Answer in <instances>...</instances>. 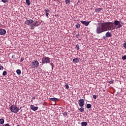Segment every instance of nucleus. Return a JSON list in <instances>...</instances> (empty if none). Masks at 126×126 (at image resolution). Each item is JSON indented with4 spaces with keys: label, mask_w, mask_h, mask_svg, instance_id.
Wrapping results in <instances>:
<instances>
[{
    "label": "nucleus",
    "mask_w": 126,
    "mask_h": 126,
    "mask_svg": "<svg viewBox=\"0 0 126 126\" xmlns=\"http://www.w3.org/2000/svg\"><path fill=\"white\" fill-rule=\"evenodd\" d=\"M105 30L106 31H113L115 29L121 28L123 25L121 24V21L115 20L113 22H104Z\"/></svg>",
    "instance_id": "1"
},
{
    "label": "nucleus",
    "mask_w": 126,
    "mask_h": 126,
    "mask_svg": "<svg viewBox=\"0 0 126 126\" xmlns=\"http://www.w3.org/2000/svg\"><path fill=\"white\" fill-rule=\"evenodd\" d=\"M105 31H106L104 23H99V25L96 27V33L97 34H101V33H103V32H105Z\"/></svg>",
    "instance_id": "2"
},
{
    "label": "nucleus",
    "mask_w": 126,
    "mask_h": 126,
    "mask_svg": "<svg viewBox=\"0 0 126 126\" xmlns=\"http://www.w3.org/2000/svg\"><path fill=\"white\" fill-rule=\"evenodd\" d=\"M9 109L12 113H15V114H17L19 111V108L16 105H14L11 106Z\"/></svg>",
    "instance_id": "3"
},
{
    "label": "nucleus",
    "mask_w": 126,
    "mask_h": 126,
    "mask_svg": "<svg viewBox=\"0 0 126 126\" xmlns=\"http://www.w3.org/2000/svg\"><path fill=\"white\" fill-rule=\"evenodd\" d=\"M30 65L32 68L36 69L39 66V62L37 60H33L30 64Z\"/></svg>",
    "instance_id": "4"
},
{
    "label": "nucleus",
    "mask_w": 126,
    "mask_h": 126,
    "mask_svg": "<svg viewBox=\"0 0 126 126\" xmlns=\"http://www.w3.org/2000/svg\"><path fill=\"white\" fill-rule=\"evenodd\" d=\"M42 63H50V58L44 57L42 59Z\"/></svg>",
    "instance_id": "5"
},
{
    "label": "nucleus",
    "mask_w": 126,
    "mask_h": 126,
    "mask_svg": "<svg viewBox=\"0 0 126 126\" xmlns=\"http://www.w3.org/2000/svg\"><path fill=\"white\" fill-rule=\"evenodd\" d=\"M79 107H83L84 106V99L83 98H81L80 100H79Z\"/></svg>",
    "instance_id": "6"
},
{
    "label": "nucleus",
    "mask_w": 126,
    "mask_h": 126,
    "mask_svg": "<svg viewBox=\"0 0 126 126\" xmlns=\"http://www.w3.org/2000/svg\"><path fill=\"white\" fill-rule=\"evenodd\" d=\"M44 11L45 12L46 17L48 18V17H49V15L51 13V11H50V10L48 8H45L44 9Z\"/></svg>",
    "instance_id": "7"
},
{
    "label": "nucleus",
    "mask_w": 126,
    "mask_h": 126,
    "mask_svg": "<svg viewBox=\"0 0 126 126\" xmlns=\"http://www.w3.org/2000/svg\"><path fill=\"white\" fill-rule=\"evenodd\" d=\"M33 22H34L33 20L29 19V20H27L25 22V24H26L27 25H30V24H32Z\"/></svg>",
    "instance_id": "8"
},
{
    "label": "nucleus",
    "mask_w": 126,
    "mask_h": 126,
    "mask_svg": "<svg viewBox=\"0 0 126 126\" xmlns=\"http://www.w3.org/2000/svg\"><path fill=\"white\" fill-rule=\"evenodd\" d=\"M31 109L32 110V111H37L38 109H39V107L35 106V105H32L31 106Z\"/></svg>",
    "instance_id": "9"
},
{
    "label": "nucleus",
    "mask_w": 126,
    "mask_h": 126,
    "mask_svg": "<svg viewBox=\"0 0 126 126\" xmlns=\"http://www.w3.org/2000/svg\"><path fill=\"white\" fill-rule=\"evenodd\" d=\"M5 33H6L5 30L2 29H0V35H5Z\"/></svg>",
    "instance_id": "10"
},
{
    "label": "nucleus",
    "mask_w": 126,
    "mask_h": 126,
    "mask_svg": "<svg viewBox=\"0 0 126 126\" xmlns=\"http://www.w3.org/2000/svg\"><path fill=\"white\" fill-rule=\"evenodd\" d=\"M105 36L107 38H112V33L110 32H107L105 33Z\"/></svg>",
    "instance_id": "11"
},
{
    "label": "nucleus",
    "mask_w": 126,
    "mask_h": 126,
    "mask_svg": "<svg viewBox=\"0 0 126 126\" xmlns=\"http://www.w3.org/2000/svg\"><path fill=\"white\" fill-rule=\"evenodd\" d=\"M81 23H82V24H83L85 26H88V25H89V23H90V22H86V21H81Z\"/></svg>",
    "instance_id": "12"
},
{
    "label": "nucleus",
    "mask_w": 126,
    "mask_h": 126,
    "mask_svg": "<svg viewBox=\"0 0 126 126\" xmlns=\"http://www.w3.org/2000/svg\"><path fill=\"white\" fill-rule=\"evenodd\" d=\"M73 62L74 63H78L80 62L79 58H76L73 59Z\"/></svg>",
    "instance_id": "13"
},
{
    "label": "nucleus",
    "mask_w": 126,
    "mask_h": 126,
    "mask_svg": "<svg viewBox=\"0 0 126 126\" xmlns=\"http://www.w3.org/2000/svg\"><path fill=\"white\" fill-rule=\"evenodd\" d=\"M3 124H4V119L2 118L0 119V124L3 125Z\"/></svg>",
    "instance_id": "14"
},
{
    "label": "nucleus",
    "mask_w": 126,
    "mask_h": 126,
    "mask_svg": "<svg viewBox=\"0 0 126 126\" xmlns=\"http://www.w3.org/2000/svg\"><path fill=\"white\" fill-rule=\"evenodd\" d=\"M26 2L27 5H28V6L31 5V4L30 0H26Z\"/></svg>",
    "instance_id": "15"
},
{
    "label": "nucleus",
    "mask_w": 126,
    "mask_h": 126,
    "mask_svg": "<svg viewBox=\"0 0 126 126\" xmlns=\"http://www.w3.org/2000/svg\"><path fill=\"white\" fill-rule=\"evenodd\" d=\"M16 72L18 75H20V74H21V70L19 69L16 70Z\"/></svg>",
    "instance_id": "16"
},
{
    "label": "nucleus",
    "mask_w": 126,
    "mask_h": 126,
    "mask_svg": "<svg viewBox=\"0 0 126 126\" xmlns=\"http://www.w3.org/2000/svg\"><path fill=\"white\" fill-rule=\"evenodd\" d=\"M31 27V29H34V27H35V23H32V24L31 25H30Z\"/></svg>",
    "instance_id": "17"
},
{
    "label": "nucleus",
    "mask_w": 126,
    "mask_h": 126,
    "mask_svg": "<svg viewBox=\"0 0 126 126\" xmlns=\"http://www.w3.org/2000/svg\"><path fill=\"white\" fill-rule=\"evenodd\" d=\"M82 126H87V122H83L81 123Z\"/></svg>",
    "instance_id": "18"
},
{
    "label": "nucleus",
    "mask_w": 126,
    "mask_h": 126,
    "mask_svg": "<svg viewBox=\"0 0 126 126\" xmlns=\"http://www.w3.org/2000/svg\"><path fill=\"white\" fill-rule=\"evenodd\" d=\"M95 12H99L102 10V8H96L95 9Z\"/></svg>",
    "instance_id": "19"
},
{
    "label": "nucleus",
    "mask_w": 126,
    "mask_h": 126,
    "mask_svg": "<svg viewBox=\"0 0 126 126\" xmlns=\"http://www.w3.org/2000/svg\"><path fill=\"white\" fill-rule=\"evenodd\" d=\"M75 27L76 28H77V29H79V28H80V24H77L76 25H75Z\"/></svg>",
    "instance_id": "20"
},
{
    "label": "nucleus",
    "mask_w": 126,
    "mask_h": 126,
    "mask_svg": "<svg viewBox=\"0 0 126 126\" xmlns=\"http://www.w3.org/2000/svg\"><path fill=\"white\" fill-rule=\"evenodd\" d=\"M80 46L78 44H77L76 45V47H75V49H77V51H79V50H80Z\"/></svg>",
    "instance_id": "21"
},
{
    "label": "nucleus",
    "mask_w": 126,
    "mask_h": 126,
    "mask_svg": "<svg viewBox=\"0 0 126 126\" xmlns=\"http://www.w3.org/2000/svg\"><path fill=\"white\" fill-rule=\"evenodd\" d=\"M50 100L51 101H56V100H57V101H59V99L57 98H51Z\"/></svg>",
    "instance_id": "22"
},
{
    "label": "nucleus",
    "mask_w": 126,
    "mask_h": 126,
    "mask_svg": "<svg viewBox=\"0 0 126 126\" xmlns=\"http://www.w3.org/2000/svg\"><path fill=\"white\" fill-rule=\"evenodd\" d=\"M91 107H92V106L91 105V104H87V109H90V108H91Z\"/></svg>",
    "instance_id": "23"
},
{
    "label": "nucleus",
    "mask_w": 126,
    "mask_h": 126,
    "mask_svg": "<svg viewBox=\"0 0 126 126\" xmlns=\"http://www.w3.org/2000/svg\"><path fill=\"white\" fill-rule=\"evenodd\" d=\"M79 111H80V112H81V113H83V112H84V108H83V107H81V108L79 109Z\"/></svg>",
    "instance_id": "24"
},
{
    "label": "nucleus",
    "mask_w": 126,
    "mask_h": 126,
    "mask_svg": "<svg viewBox=\"0 0 126 126\" xmlns=\"http://www.w3.org/2000/svg\"><path fill=\"white\" fill-rule=\"evenodd\" d=\"M65 2L66 4H68V3H69V2H70V0H65Z\"/></svg>",
    "instance_id": "25"
},
{
    "label": "nucleus",
    "mask_w": 126,
    "mask_h": 126,
    "mask_svg": "<svg viewBox=\"0 0 126 126\" xmlns=\"http://www.w3.org/2000/svg\"><path fill=\"white\" fill-rule=\"evenodd\" d=\"M6 74H7V72H6L5 71H4L2 73V75H3V76H5Z\"/></svg>",
    "instance_id": "26"
},
{
    "label": "nucleus",
    "mask_w": 126,
    "mask_h": 126,
    "mask_svg": "<svg viewBox=\"0 0 126 126\" xmlns=\"http://www.w3.org/2000/svg\"><path fill=\"white\" fill-rule=\"evenodd\" d=\"M1 1L4 3H5V2H7L8 1V0H1Z\"/></svg>",
    "instance_id": "27"
},
{
    "label": "nucleus",
    "mask_w": 126,
    "mask_h": 126,
    "mask_svg": "<svg viewBox=\"0 0 126 126\" xmlns=\"http://www.w3.org/2000/svg\"><path fill=\"white\" fill-rule=\"evenodd\" d=\"M33 23H34L35 26H36H36H38V25H39V24H38L39 23V22H38V21H36V22H33Z\"/></svg>",
    "instance_id": "28"
},
{
    "label": "nucleus",
    "mask_w": 126,
    "mask_h": 126,
    "mask_svg": "<svg viewBox=\"0 0 126 126\" xmlns=\"http://www.w3.org/2000/svg\"><path fill=\"white\" fill-rule=\"evenodd\" d=\"M65 87L66 89H68L69 88V86L67 84L65 85Z\"/></svg>",
    "instance_id": "29"
},
{
    "label": "nucleus",
    "mask_w": 126,
    "mask_h": 126,
    "mask_svg": "<svg viewBox=\"0 0 126 126\" xmlns=\"http://www.w3.org/2000/svg\"><path fill=\"white\" fill-rule=\"evenodd\" d=\"M122 60H126V55H124L123 57L122 58Z\"/></svg>",
    "instance_id": "30"
},
{
    "label": "nucleus",
    "mask_w": 126,
    "mask_h": 126,
    "mask_svg": "<svg viewBox=\"0 0 126 126\" xmlns=\"http://www.w3.org/2000/svg\"><path fill=\"white\" fill-rule=\"evenodd\" d=\"M109 83H110V84H112L113 83H114V80L109 81Z\"/></svg>",
    "instance_id": "31"
},
{
    "label": "nucleus",
    "mask_w": 126,
    "mask_h": 126,
    "mask_svg": "<svg viewBox=\"0 0 126 126\" xmlns=\"http://www.w3.org/2000/svg\"><path fill=\"white\" fill-rule=\"evenodd\" d=\"M76 38H80V34H78L76 35Z\"/></svg>",
    "instance_id": "32"
},
{
    "label": "nucleus",
    "mask_w": 126,
    "mask_h": 126,
    "mask_svg": "<svg viewBox=\"0 0 126 126\" xmlns=\"http://www.w3.org/2000/svg\"><path fill=\"white\" fill-rule=\"evenodd\" d=\"M1 69H3V66H2V65L0 64V70Z\"/></svg>",
    "instance_id": "33"
},
{
    "label": "nucleus",
    "mask_w": 126,
    "mask_h": 126,
    "mask_svg": "<svg viewBox=\"0 0 126 126\" xmlns=\"http://www.w3.org/2000/svg\"><path fill=\"white\" fill-rule=\"evenodd\" d=\"M93 98H94V99H97V96L96 95H94Z\"/></svg>",
    "instance_id": "34"
},
{
    "label": "nucleus",
    "mask_w": 126,
    "mask_h": 126,
    "mask_svg": "<svg viewBox=\"0 0 126 126\" xmlns=\"http://www.w3.org/2000/svg\"><path fill=\"white\" fill-rule=\"evenodd\" d=\"M123 47L124 48H125V49H126V43H124L123 44Z\"/></svg>",
    "instance_id": "35"
},
{
    "label": "nucleus",
    "mask_w": 126,
    "mask_h": 126,
    "mask_svg": "<svg viewBox=\"0 0 126 126\" xmlns=\"http://www.w3.org/2000/svg\"><path fill=\"white\" fill-rule=\"evenodd\" d=\"M23 61H24V57H22L21 60H20V62H23Z\"/></svg>",
    "instance_id": "36"
},
{
    "label": "nucleus",
    "mask_w": 126,
    "mask_h": 126,
    "mask_svg": "<svg viewBox=\"0 0 126 126\" xmlns=\"http://www.w3.org/2000/svg\"><path fill=\"white\" fill-rule=\"evenodd\" d=\"M63 116H67V113H66V112H64L63 113Z\"/></svg>",
    "instance_id": "37"
},
{
    "label": "nucleus",
    "mask_w": 126,
    "mask_h": 126,
    "mask_svg": "<svg viewBox=\"0 0 126 126\" xmlns=\"http://www.w3.org/2000/svg\"><path fill=\"white\" fill-rule=\"evenodd\" d=\"M43 106H46L47 105V102H44L43 104Z\"/></svg>",
    "instance_id": "38"
},
{
    "label": "nucleus",
    "mask_w": 126,
    "mask_h": 126,
    "mask_svg": "<svg viewBox=\"0 0 126 126\" xmlns=\"http://www.w3.org/2000/svg\"><path fill=\"white\" fill-rule=\"evenodd\" d=\"M120 92H118L117 93L116 95H120Z\"/></svg>",
    "instance_id": "39"
},
{
    "label": "nucleus",
    "mask_w": 126,
    "mask_h": 126,
    "mask_svg": "<svg viewBox=\"0 0 126 126\" xmlns=\"http://www.w3.org/2000/svg\"><path fill=\"white\" fill-rule=\"evenodd\" d=\"M35 99H36V97H35V96H33V97H32V100H35Z\"/></svg>",
    "instance_id": "40"
},
{
    "label": "nucleus",
    "mask_w": 126,
    "mask_h": 126,
    "mask_svg": "<svg viewBox=\"0 0 126 126\" xmlns=\"http://www.w3.org/2000/svg\"><path fill=\"white\" fill-rule=\"evenodd\" d=\"M106 38H107V37L106 36V35L103 36V39H106Z\"/></svg>",
    "instance_id": "41"
},
{
    "label": "nucleus",
    "mask_w": 126,
    "mask_h": 126,
    "mask_svg": "<svg viewBox=\"0 0 126 126\" xmlns=\"http://www.w3.org/2000/svg\"><path fill=\"white\" fill-rule=\"evenodd\" d=\"M12 58H14V55L12 56Z\"/></svg>",
    "instance_id": "42"
},
{
    "label": "nucleus",
    "mask_w": 126,
    "mask_h": 126,
    "mask_svg": "<svg viewBox=\"0 0 126 126\" xmlns=\"http://www.w3.org/2000/svg\"><path fill=\"white\" fill-rule=\"evenodd\" d=\"M53 68H54V66H52V69H53Z\"/></svg>",
    "instance_id": "43"
},
{
    "label": "nucleus",
    "mask_w": 126,
    "mask_h": 126,
    "mask_svg": "<svg viewBox=\"0 0 126 126\" xmlns=\"http://www.w3.org/2000/svg\"><path fill=\"white\" fill-rule=\"evenodd\" d=\"M56 0H54V1H56Z\"/></svg>",
    "instance_id": "44"
},
{
    "label": "nucleus",
    "mask_w": 126,
    "mask_h": 126,
    "mask_svg": "<svg viewBox=\"0 0 126 126\" xmlns=\"http://www.w3.org/2000/svg\"><path fill=\"white\" fill-rule=\"evenodd\" d=\"M17 126H20V125H18Z\"/></svg>",
    "instance_id": "45"
},
{
    "label": "nucleus",
    "mask_w": 126,
    "mask_h": 126,
    "mask_svg": "<svg viewBox=\"0 0 126 126\" xmlns=\"http://www.w3.org/2000/svg\"><path fill=\"white\" fill-rule=\"evenodd\" d=\"M103 91H105V90H103Z\"/></svg>",
    "instance_id": "46"
}]
</instances>
